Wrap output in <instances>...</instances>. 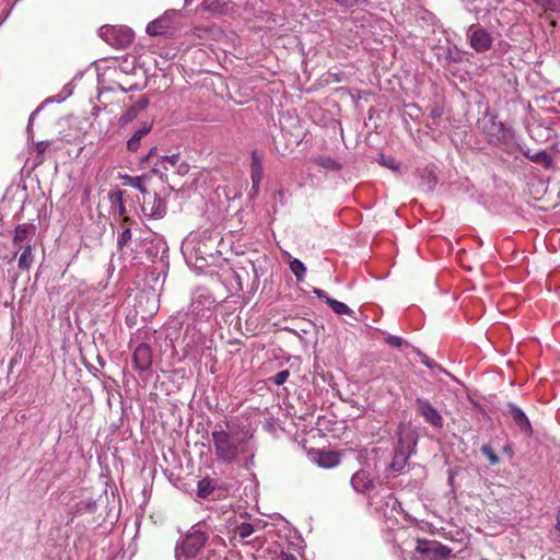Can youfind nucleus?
<instances>
[{
    "mask_svg": "<svg viewBox=\"0 0 560 560\" xmlns=\"http://www.w3.org/2000/svg\"><path fill=\"white\" fill-rule=\"evenodd\" d=\"M209 450L221 464L235 465L245 462V466L249 467L256 451L254 431L225 430L215 425L210 435Z\"/></svg>",
    "mask_w": 560,
    "mask_h": 560,
    "instance_id": "nucleus-1",
    "label": "nucleus"
},
{
    "mask_svg": "<svg viewBox=\"0 0 560 560\" xmlns=\"http://www.w3.org/2000/svg\"><path fill=\"white\" fill-rule=\"evenodd\" d=\"M209 538L207 525L197 523L187 533V535L176 546V558L182 560L195 557L206 545Z\"/></svg>",
    "mask_w": 560,
    "mask_h": 560,
    "instance_id": "nucleus-2",
    "label": "nucleus"
},
{
    "mask_svg": "<svg viewBox=\"0 0 560 560\" xmlns=\"http://www.w3.org/2000/svg\"><path fill=\"white\" fill-rule=\"evenodd\" d=\"M179 18V11H166L163 15L150 22L145 31L150 36H173L178 28Z\"/></svg>",
    "mask_w": 560,
    "mask_h": 560,
    "instance_id": "nucleus-3",
    "label": "nucleus"
},
{
    "mask_svg": "<svg viewBox=\"0 0 560 560\" xmlns=\"http://www.w3.org/2000/svg\"><path fill=\"white\" fill-rule=\"evenodd\" d=\"M98 35L109 45L117 48H126L135 39V33L131 28L122 25H103L98 30Z\"/></svg>",
    "mask_w": 560,
    "mask_h": 560,
    "instance_id": "nucleus-4",
    "label": "nucleus"
},
{
    "mask_svg": "<svg viewBox=\"0 0 560 560\" xmlns=\"http://www.w3.org/2000/svg\"><path fill=\"white\" fill-rule=\"evenodd\" d=\"M482 130L491 142L504 144L513 139V130L497 119L495 115L486 116L482 120Z\"/></svg>",
    "mask_w": 560,
    "mask_h": 560,
    "instance_id": "nucleus-5",
    "label": "nucleus"
},
{
    "mask_svg": "<svg viewBox=\"0 0 560 560\" xmlns=\"http://www.w3.org/2000/svg\"><path fill=\"white\" fill-rule=\"evenodd\" d=\"M416 439L411 432H401L398 441V447L395 451L390 468L394 471H400L413 452Z\"/></svg>",
    "mask_w": 560,
    "mask_h": 560,
    "instance_id": "nucleus-6",
    "label": "nucleus"
},
{
    "mask_svg": "<svg viewBox=\"0 0 560 560\" xmlns=\"http://www.w3.org/2000/svg\"><path fill=\"white\" fill-rule=\"evenodd\" d=\"M469 44L477 52L490 49L492 45L491 35L481 27L470 26L468 30Z\"/></svg>",
    "mask_w": 560,
    "mask_h": 560,
    "instance_id": "nucleus-7",
    "label": "nucleus"
},
{
    "mask_svg": "<svg viewBox=\"0 0 560 560\" xmlns=\"http://www.w3.org/2000/svg\"><path fill=\"white\" fill-rule=\"evenodd\" d=\"M416 405L418 412L424 418V420L429 424L436 429H441L443 427L442 416L428 399L417 398Z\"/></svg>",
    "mask_w": 560,
    "mask_h": 560,
    "instance_id": "nucleus-8",
    "label": "nucleus"
},
{
    "mask_svg": "<svg viewBox=\"0 0 560 560\" xmlns=\"http://www.w3.org/2000/svg\"><path fill=\"white\" fill-rule=\"evenodd\" d=\"M142 212L147 217L160 219L166 213V205L156 194H148L142 203Z\"/></svg>",
    "mask_w": 560,
    "mask_h": 560,
    "instance_id": "nucleus-9",
    "label": "nucleus"
},
{
    "mask_svg": "<svg viewBox=\"0 0 560 560\" xmlns=\"http://www.w3.org/2000/svg\"><path fill=\"white\" fill-rule=\"evenodd\" d=\"M264 178L262 158L257 151L252 153L250 163V179H252V191L258 194L259 185Z\"/></svg>",
    "mask_w": 560,
    "mask_h": 560,
    "instance_id": "nucleus-10",
    "label": "nucleus"
},
{
    "mask_svg": "<svg viewBox=\"0 0 560 560\" xmlns=\"http://www.w3.org/2000/svg\"><path fill=\"white\" fill-rule=\"evenodd\" d=\"M133 364L139 371H147L152 365V350L147 343L139 345L133 351Z\"/></svg>",
    "mask_w": 560,
    "mask_h": 560,
    "instance_id": "nucleus-11",
    "label": "nucleus"
},
{
    "mask_svg": "<svg viewBox=\"0 0 560 560\" xmlns=\"http://www.w3.org/2000/svg\"><path fill=\"white\" fill-rule=\"evenodd\" d=\"M311 459L322 468H334L340 463V455L334 451H317L311 454Z\"/></svg>",
    "mask_w": 560,
    "mask_h": 560,
    "instance_id": "nucleus-12",
    "label": "nucleus"
},
{
    "mask_svg": "<svg viewBox=\"0 0 560 560\" xmlns=\"http://www.w3.org/2000/svg\"><path fill=\"white\" fill-rule=\"evenodd\" d=\"M149 101L147 97H141L135 104L129 106L119 117V125L125 126L131 122L142 110L147 108Z\"/></svg>",
    "mask_w": 560,
    "mask_h": 560,
    "instance_id": "nucleus-13",
    "label": "nucleus"
},
{
    "mask_svg": "<svg viewBox=\"0 0 560 560\" xmlns=\"http://www.w3.org/2000/svg\"><path fill=\"white\" fill-rule=\"evenodd\" d=\"M509 413L515 424L524 432H532V427L524 411L515 405H509Z\"/></svg>",
    "mask_w": 560,
    "mask_h": 560,
    "instance_id": "nucleus-14",
    "label": "nucleus"
},
{
    "mask_svg": "<svg viewBox=\"0 0 560 560\" xmlns=\"http://www.w3.org/2000/svg\"><path fill=\"white\" fill-rule=\"evenodd\" d=\"M152 126L150 124H143L127 141V149L130 152H137L141 147V140L151 131Z\"/></svg>",
    "mask_w": 560,
    "mask_h": 560,
    "instance_id": "nucleus-15",
    "label": "nucleus"
},
{
    "mask_svg": "<svg viewBox=\"0 0 560 560\" xmlns=\"http://www.w3.org/2000/svg\"><path fill=\"white\" fill-rule=\"evenodd\" d=\"M36 228L34 224L31 223H23L19 224L15 228L13 243L14 245H18L20 243H23L24 241L30 240L35 234Z\"/></svg>",
    "mask_w": 560,
    "mask_h": 560,
    "instance_id": "nucleus-16",
    "label": "nucleus"
},
{
    "mask_svg": "<svg viewBox=\"0 0 560 560\" xmlns=\"http://www.w3.org/2000/svg\"><path fill=\"white\" fill-rule=\"evenodd\" d=\"M351 485L358 492H365L373 486L365 471L355 472L351 478Z\"/></svg>",
    "mask_w": 560,
    "mask_h": 560,
    "instance_id": "nucleus-17",
    "label": "nucleus"
},
{
    "mask_svg": "<svg viewBox=\"0 0 560 560\" xmlns=\"http://www.w3.org/2000/svg\"><path fill=\"white\" fill-rule=\"evenodd\" d=\"M215 487H217V482L214 480L209 479V478H203V479L198 481V485H197V495L199 498L206 499L210 494H212V492L214 491Z\"/></svg>",
    "mask_w": 560,
    "mask_h": 560,
    "instance_id": "nucleus-18",
    "label": "nucleus"
},
{
    "mask_svg": "<svg viewBox=\"0 0 560 560\" xmlns=\"http://www.w3.org/2000/svg\"><path fill=\"white\" fill-rule=\"evenodd\" d=\"M34 261L33 250L31 244L23 247V250L19 257V268L22 270H28Z\"/></svg>",
    "mask_w": 560,
    "mask_h": 560,
    "instance_id": "nucleus-19",
    "label": "nucleus"
},
{
    "mask_svg": "<svg viewBox=\"0 0 560 560\" xmlns=\"http://www.w3.org/2000/svg\"><path fill=\"white\" fill-rule=\"evenodd\" d=\"M327 304L338 315H348L351 317H353V315H354V312L343 302L337 301L331 298H327Z\"/></svg>",
    "mask_w": 560,
    "mask_h": 560,
    "instance_id": "nucleus-20",
    "label": "nucleus"
},
{
    "mask_svg": "<svg viewBox=\"0 0 560 560\" xmlns=\"http://www.w3.org/2000/svg\"><path fill=\"white\" fill-rule=\"evenodd\" d=\"M528 159L532 162L539 163V164L544 165L546 168L551 167L553 164V160H552L551 155L545 150L533 153V155H528Z\"/></svg>",
    "mask_w": 560,
    "mask_h": 560,
    "instance_id": "nucleus-21",
    "label": "nucleus"
},
{
    "mask_svg": "<svg viewBox=\"0 0 560 560\" xmlns=\"http://www.w3.org/2000/svg\"><path fill=\"white\" fill-rule=\"evenodd\" d=\"M290 269L299 281L304 280L306 275V267L300 259L293 258L290 261Z\"/></svg>",
    "mask_w": 560,
    "mask_h": 560,
    "instance_id": "nucleus-22",
    "label": "nucleus"
},
{
    "mask_svg": "<svg viewBox=\"0 0 560 560\" xmlns=\"http://www.w3.org/2000/svg\"><path fill=\"white\" fill-rule=\"evenodd\" d=\"M131 237V230L129 228L124 229L117 236L118 249L122 250L130 243Z\"/></svg>",
    "mask_w": 560,
    "mask_h": 560,
    "instance_id": "nucleus-23",
    "label": "nucleus"
},
{
    "mask_svg": "<svg viewBox=\"0 0 560 560\" xmlns=\"http://www.w3.org/2000/svg\"><path fill=\"white\" fill-rule=\"evenodd\" d=\"M235 530L242 539H245L254 533V526L250 523H242Z\"/></svg>",
    "mask_w": 560,
    "mask_h": 560,
    "instance_id": "nucleus-24",
    "label": "nucleus"
},
{
    "mask_svg": "<svg viewBox=\"0 0 560 560\" xmlns=\"http://www.w3.org/2000/svg\"><path fill=\"white\" fill-rule=\"evenodd\" d=\"M128 184L132 186L133 188L138 189L143 195H148L147 188L143 185V177L141 176H129L128 177Z\"/></svg>",
    "mask_w": 560,
    "mask_h": 560,
    "instance_id": "nucleus-25",
    "label": "nucleus"
},
{
    "mask_svg": "<svg viewBox=\"0 0 560 560\" xmlns=\"http://www.w3.org/2000/svg\"><path fill=\"white\" fill-rule=\"evenodd\" d=\"M290 376V373L288 370L279 371L277 374H275L270 380L278 386L283 385L288 377Z\"/></svg>",
    "mask_w": 560,
    "mask_h": 560,
    "instance_id": "nucleus-26",
    "label": "nucleus"
},
{
    "mask_svg": "<svg viewBox=\"0 0 560 560\" xmlns=\"http://www.w3.org/2000/svg\"><path fill=\"white\" fill-rule=\"evenodd\" d=\"M481 452L483 455L487 456V458L489 459V462L492 464V465H495L499 463V457L497 454H494V452L491 450L490 446L488 445H483L482 448H481Z\"/></svg>",
    "mask_w": 560,
    "mask_h": 560,
    "instance_id": "nucleus-27",
    "label": "nucleus"
},
{
    "mask_svg": "<svg viewBox=\"0 0 560 560\" xmlns=\"http://www.w3.org/2000/svg\"><path fill=\"white\" fill-rule=\"evenodd\" d=\"M430 541L425 539H418L416 545V550L420 553H427L430 551L429 548Z\"/></svg>",
    "mask_w": 560,
    "mask_h": 560,
    "instance_id": "nucleus-28",
    "label": "nucleus"
},
{
    "mask_svg": "<svg viewBox=\"0 0 560 560\" xmlns=\"http://www.w3.org/2000/svg\"><path fill=\"white\" fill-rule=\"evenodd\" d=\"M542 8L552 11H560V0H546Z\"/></svg>",
    "mask_w": 560,
    "mask_h": 560,
    "instance_id": "nucleus-29",
    "label": "nucleus"
},
{
    "mask_svg": "<svg viewBox=\"0 0 560 560\" xmlns=\"http://www.w3.org/2000/svg\"><path fill=\"white\" fill-rule=\"evenodd\" d=\"M386 343L392 347L399 348L402 345V339L398 336L390 335L386 338Z\"/></svg>",
    "mask_w": 560,
    "mask_h": 560,
    "instance_id": "nucleus-30",
    "label": "nucleus"
},
{
    "mask_svg": "<svg viewBox=\"0 0 560 560\" xmlns=\"http://www.w3.org/2000/svg\"><path fill=\"white\" fill-rule=\"evenodd\" d=\"M337 4L346 8L355 7L360 0H334Z\"/></svg>",
    "mask_w": 560,
    "mask_h": 560,
    "instance_id": "nucleus-31",
    "label": "nucleus"
},
{
    "mask_svg": "<svg viewBox=\"0 0 560 560\" xmlns=\"http://www.w3.org/2000/svg\"><path fill=\"white\" fill-rule=\"evenodd\" d=\"M313 293H314L318 299L324 300V301L327 303V298H329V296L326 294V292H325L324 290L315 288V289L313 290Z\"/></svg>",
    "mask_w": 560,
    "mask_h": 560,
    "instance_id": "nucleus-32",
    "label": "nucleus"
},
{
    "mask_svg": "<svg viewBox=\"0 0 560 560\" xmlns=\"http://www.w3.org/2000/svg\"><path fill=\"white\" fill-rule=\"evenodd\" d=\"M117 198H118V201H119L118 212H119V214H124L125 211H126V208H125V206L122 203V194H121V191L117 192Z\"/></svg>",
    "mask_w": 560,
    "mask_h": 560,
    "instance_id": "nucleus-33",
    "label": "nucleus"
},
{
    "mask_svg": "<svg viewBox=\"0 0 560 560\" xmlns=\"http://www.w3.org/2000/svg\"><path fill=\"white\" fill-rule=\"evenodd\" d=\"M383 164L392 170L398 168V165L395 163L393 159H383Z\"/></svg>",
    "mask_w": 560,
    "mask_h": 560,
    "instance_id": "nucleus-34",
    "label": "nucleus"
},
{
    "mask_svg": "<svg viewBox=\"0 0 560 560\" xmlns=\"http://www.w3.org/2000/svg\"><path fill=\"white\" fill-rule=\"evenodd\" d=\"M156 151L158 149L155 147H153L149 153L147 155H144L142 159H141V162L144 163V162H148L153 155L156 154Z\"/></svg>",
    "mask_w": 560,
    "mask_h": 560,
    "instance_id": "nucleus-35",
    "label": "nucleus"
},
{
    "mask_svg": "<svg viewBox=\"0 0 560 560\" xmlns=\"http://www.w3.org/2000/svg\"><path fill=\"white\" fill-rule=\"evenodd\" d=\"M164 159H167L172 163H175L178 160V155L177 154H173L172 156H164Z\"/></svg>",
    "mask_w": 560,
    "mask_h": 560,
    "instance_id": "nucleus-36",
    "label": "nucleus"
},
{
    "mask_svg": "<svg viewBox=\"0 0 560 560\" xmlns=\"http://www.w3.org/2000/svg\"><path fill=\"white\" fill-rule=\"evenodd\" d=\"M556 528H557V530L560 534V509L558 510V514H557V525H556Z\"/></svg>",
    "mask_w": 560,
    "mask_h": 560,
    "instance_id": "nucleus-37",
    "label": "nucleus"
},
{
    "mask_svg": "<svg viewBox=\"0 0 560 560\" xmlns=\"http://www.w3.org/2000/svg\"><path fill=\"white\" fill-rule=\"evenodd\" d=\"M524 155L528 159V155H533V153H530V150L529 149H526V150H522Z\"/></svg>",
    "mask_w": 560,
    "mask_h": 560,
    "instance_id": "nucleus-38",
    "label": "nucleus"
},
{
    "mask_svg": "<svg viewBox=\"0 0 560 560\" xmlns=\"http://www.w3.org/2000/svg\"><path fill=\"white\" fill-rule=\"evenodd\" d=\"M36 114V112H34L31 116H30V121H28V130L31 129V124L33 121V117L34 115Z\"/></svg>",
    "mask_w": 560,
    "mask_h": 560,
    "instance_id": "nucleus-39",
    "label": "nucleus"
},
{
    "mask_svg": "<svg viewBox=\"0 0 560 560\" xmlns=\"http://www.w3.org/2000/svg\"><path fill=\"white\" fill-rule=\"evenodd\" d=\"M441 115L440 110L435 109L432 112L433 117H439Z\"/></svg>",
    "mask_w": 560,
    "mask_h": 560,
    "instance_id": "nucleus-40",
    "label": "nucleus"
},
{
    "mask_svg": "<svg viewBox=\"0 0 560 560\" xmlns=\"http://www.w3.org/2000/svg\"><path fill=\"white\" fill-rule=\"evenodd\" d=\"M192 0H185V4H189Z\"/></svg>",
    "mask_w": 560,
    "mask_h": 560,
    "instance_id": "nucleus-41",
    "label": "nucleus"
},
{
    "mask_svg": "<svg viewBox=\"0 0 560 560\" xmlns=\"http://www.w3.org/2000/svg\"><path fill=\"white\" fill-rule=\"evenodd\" d=\"M119 89L122 91V92H127L126 89H124L122 86L119 85Z\"/></svg>",
    "mask_w": 560,
    "mask_h": 560,
    "instance_id": "nucleus-42",
    "label": "nucleus"
},
{
    "mask_svg": "<svg viewBox=\"0 0 560 560\" xmlns=\"http://www.w3.org/2000/svg\"><path fill=\"white\" fill-rule=\"evenodd\" d=\"M122 71H124V72H128L127 67H124Z\"/></svg>",
    "mask_w": 560,
    "mask_h": 560,
    "instance_id": "nucleus-43",
    "label": "nucleus"
},
{
    "mask_svg": "<svg viewBox=\"0 0 560 560\" xmlns=\"http://www.w3.org/2000/svg\"><path fill=\"white\" fill-rule=\"evenodd\" d=\"M294 560H296V559H294Z\"/></svg>",
    "mask_w": 560,
    "mask_h": 560,
    "instance_id": "nucleus-44",
    "label": "nucleus"
}]
</instances>
